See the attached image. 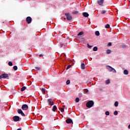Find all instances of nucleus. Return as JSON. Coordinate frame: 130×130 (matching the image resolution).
<instances>
[{
	"instance_id": "b1692460",
	"label": "nucleus",
	"mask_w": 130,
	"mask_h": 130,
	"mask_svg": "<svg viewBox=\"0 0 130 130\" xmlns=\"http://www.w3.org/2000/svg\"><path fill=\"white\" fill-rule=\"evenodd\" d=\"M13 70H14V71H17V70H18V67H17V66H14Z\"/></svg>"
},
{
	"instance_id": "c9c22d12",
	"label": "nucleus",
	"mask_w": 130,
	"mask_h": 130,
	"mask_svg": "<svg viewBox=\"0 0 130 130\" xmlns=\"http://www.w3.org/2000/svg\"><path fill=\"white\" fill-rule=\"evenodd\" d=\"M72 66L71 65H69L67 67V68H66V70H69V69H71Z\"/></svg>"
},
{
	"instance_id": "473e14b6",
	"label": "nucleus",
	"mask_w": 130,
	"mask_h": 130,
	"mask_svg": "<svg viewBox=\"0 0 130 130\" xmlns=\"http://www.w3.org/2000/svg\"><path fill=\"white\" fill-rule=\"evenodd\" d=\"M114 115H117V114H118V112H117V111H115L114 112Z\"/></svg>"
},
{
	"instance_id": "4468645a",
	"label": "nucleus",
	"mask_w": 130,
	"mask_h": 130,
	"mask_svg": "<svg viewBox=\"0 0 130 130\" xmlns=\"http://www.w3.org/2000/svg\"><path fill=\"white\" fill-rule=\"evenodd\" d=\"M57 109V107L56 106H53V108H52V111L55 112V111Z\"/></svg>"
},
{
	"instance_id": "c756f323",
	"label": "nucleus",
	"mask_w": 130,
	"mask_h": 130,
	"mask_svg": "<svg viewBox=\"0 0 130 130\" xmlns=\"http://www.w3.org/2000/svg\"><path fill=\"white\" fill-rule=\"evenodd\" d=\"M79 13V11H74L73 12V14H74V15H77V14Z\"/></svg>"
},
{
	"instance_id": "393cba45",
	"label": "nucleus",
	"mask_w": 130,
	"mask_h": 130,
	"mask_svg": "<svg viewBox=\"0 0 130 130\" xmlns=\"http://www.w3.org/2000/svg\"><path fill=\"white\" fill-rule=\"evenodd\" d=\"M8 65L10 66V67H12V66H13V62H12L11 61H9L8 62Z\"/></svg>"
},
{
	"instance_id": "423d86ee",
	"label": "nucleus",
	"mask_w": 130,
	"mask_h": 130,
	"mask_svg": "<svg viewBox=\"0 0 130 130\" xmlns=\"http://www.w3.org/2000/svg\"><path fill=\"white\" fill-rule=\"evenodd\" d=\"M26 21L27 24H30L31 22H32V18H31V17L28 16L26 18Z\"/></svg>"
},
{
	"instance_id": "f8f14e48",
	"label": "nucleus",
	"mask_w": 130,
	"mask_h": 130,
	"mask_svg": "<svg viewBox=\"0 0 130 130\" xmlns=\"http://www.w3.org/2000/svg\"><path fill=\"white\" fill-rule=\"evenodd\" d=\"M66 122L68 124L73 123V120L71 118H68L66 120Z\"/></svg>"
},
{
	"instance_id": "0eeeda50",
	"label": "nucleus",
	"mask_w": 130,
	"mask_h": 130,
	"mask_svg": "<svg viewBox=\"0 0 130 130\" xmlns=\"http://www.w3.org/2000/svg\"><path fill=\"white\" fill-rule=\"evenodd\" d=\"M47 103L49 105H51V106H52V105H54V102L52 101L51 99H48L47 100Z\"/></svg>"
},
{
	"instance_id": "f257e3e1",
	"label": "nucleus",
	"mask_w": 130,
	"mask_h": 130,
	"mask_svg": "<svg viewBox=\"0 0 130 130\" xmlns=\"http://www.w3.org/2000/svg\"><path fill=\"white\" fill-rule=\"evenodd\" d=\"M106 69L109 71V72H112L114 74H116V70L114 69V68H112L111 66H107Z\"/></svg>"
},
{
	"instance_id": "79ce46f5",
	"label": "nucleus",
	"mask_w": 130,
	"mask_h": 130,
	"mask_svg": "<svg viewBox=\"0 0 130 130\" xmlns=\"http://www.w3.org/2000/svg\"><path fill=\"white\" fill-rule=\"evenodd\" d=\"M99 90H100V91H102V88H100V89H99Z\"/></svg>"
},
{
	"instance_id": "c85d7f7f",
	"label": "nucleus",
	"mask_w": 130,
	"mask_h": 130,
	"mask_svg": "<svg viewBox=\"0 0 130 130\" xmlns=\"http://www.w3.org/2000/svg\"><path fill=\"white\" fill-rule=\"evenodd\" d=\"M121 47L122 48H126V45L123 44L121 45Z\"/></svg>"
},
{
	"instance_id": "a878e982",
	"label": "nucleus",
	"mask_w": 130,
	"mask_h": 130,
	"mask_svg": "<svg viewBox=\"0 0 130 130\" xmlns=\"http://www.w3.org/2000/svg\"><path fill=\"white\" fill-rule=\"evenodd\" d=\"M110 27V25L109 24H107L105 25V28H108Z\"/></svg>"
},
{
	"instance_id": "f03ea898",
	"label": "nucleus",
	"mask_w": 130,
	"mask_h": 130,
	"mask_svg": "<svg viewBox=\"0 0 130 130\" xmlns=\"http://www.w3.org/2000/svg\"><path fill=\"white\" fill-rule=\"evenodd\" d=\"M93 105H94V102L93 101H88L86 103V107L88 108H91Z\"/></svg>"
},
{
	"instance_id": "aec40b11",
	"label": "nucleus",
	"mask_w": 130,
	"mask_h": 130,
	"mask_svg": "<svg viewBox=\"0 0 130 130\" xmlns=\"http://www.w3.org/2000/svg\"><path fill=\"white\" fill-rule=\"evenodd\" d=\"M84 34V31H81L78 34V36H82Z\"/></svg>"
},
{
	"instance_id": "7ed1b4c3",
	"label": "nucleus",
	"mask_w": 130,
	"mask_h": 130,
	"mask_svg": "<svg viewBox=\"0 0 130 130\" xmlns=\"http://www.w3.org/2000/svg\"><path fill=\"white\" fill-rule=\"evenodd\" d=\"M65 15L66 16L67 19L68 21H72V19H73V17L69 13H65Z\"/></svg>"
},
{
	"instance_id": "2f4dec72",
	"label": "nucleus",
	"mask_w": 130,
	"mask_h": 130,
	"mask_svg": "<svg viewBox=\"0 0 130 130\" xmlns=\"http://www.w3.org/2000/svg\"><path fill=\"white\" fill-rule=\"evenodd\" d=\"M41 91H42V93H43V94H45V89H44V88H42Z\"/></svg>"
},
{
	"instance_id": "f704fd0d",
	"label": "nucleus",
	"mask_w": 130,
	"mask_h": 130,
	"mask_svg": "<svg viewBox=\"0 0 130 130\" xmlns=\"http://www.w3.org/2000/svg\"><path fill=\"white\" fill-rule=\"evenodd\" d=\"M105 13H106V11H105V10H102V11H101V14H105Z\"/></svg>"
},
{
	"instance_id": "9b49d317",
	"label": "nucleus",
	"mask_w": 130,
	"mask_h": 130,
	"mask_svg": "<svg viewBox=\"0 0 130 130\" xmlns=\"http://www.w3.org/2000/svg\"><path fill=\"white\" fill-rule=\"evenodd\" d=\"M82 15L83 17H85V18H88L89 17V14L87 12H83L82 13Z\"/></svg>"
},
{
	"instance_id": "f3484780",
	"label": "nucleus",
	"mask_w": 130,
	"mask_h": 130,
	"mask_svg": "<svg viewBox=\"0 0 130 130\" xmlns=\"http://www.w3.org/2000/svg\"><path fill=\"white\" fill-rule=\"evenodd\" d=\"M124 75H128V71L126 70H124L123 71Z\"/></svg>"
},
{
	"instance_id": "1a4fd4ad",
	"label": "nucleus",
	"mask_w": 130,
	"mask_h": 130,
	"mask_svg": "<svg viewBox=\"0 0 130 130\" xmlns=\"http://www.w3.org/2000/svg\"><path fill=\"white\" fill-rule=\"evenodd\" d=\"M17 112L19 114H21L22 115V116H25V114L23 113V111L22 110V109H19L17 110Z\"/></svg>"
},
{
	"instance_id": "ddd939ff",
	"label": "nucleus",
	"mask_w": 130,
	"mask_h": 130,
	"mask_svg": "<svg viewBox=\"0 0 130 130\" xmlns=\"http://www.w3.org/2000/svg\"><path fill=\"white\" fill-rule=\"evenodd\" d=\"M81 70H85V63H81Z\"/></svg>"
},
{
	"instance_id": "58836bf2",
	"label": "nucleus",
	"mask_w": 130,
	"mask_h": 130,
	"mask_svg": "<svg viewBox=\"0 0 130 130\" xmlns=\"http://www.w3.org/2000/svg\"><path fill=\"white\" fill-rule=\"evenodd\" d=\"M61 112H64V109L61 108Z\"/></svg>"
},
{
	"instance_id": "4be33fe9",
	"label": "nucleus",
	"mask_w": 130,
	"mask_h": 130,
	"mask_svg": "<svg viewBox=\"0 0 130 130\" xmlns=\"http://www.w3.org/2000/svg\"><path fill=\"white\" fill-rule=\"evenodd\" d=\"M93 51H97L98 50V48L97 47H94L93 48Z\"/></svg>"
},
{
	"instance_id": "6e6552de",
	"label": "nucleus",
	"mask_w": 130,
	"mask_h": 130,
	"mask_svg": "<svg viewBox=\"0 0 130 130\" xmlns=\"http://www.w3.org/2000/svg\"><path fill=\"white\" fill-rule=\"evenodd\" d=\"M28 108H29V107L28 105L26 104L23 105L21 107L22 110H28Z\"/></svg>"
},
{
	"instance_id": "a211bd4d",
	"label": "nucleus",
	"mask_w": 130,
	"mask_h": 130,
	"mask_svg": "<svg viewBox=\"0 0 130 130\" xmlns=\"http://www.w3.org/2000/svg\"><path fill=\"white\" fill-rule=\"evenodd\" d=\"M95 35L96 36H99V35H100V32H99V31H96L95 32Z\"/></svg>"
},
{
	"instance_id": "a19ab883",
	"label": "nucleus",
	"mask_w": 130,
	"mask_h": 130,
	"mask_svg": "<svg viewBox=\"0 0 130 130\" xmlns=\"http://www.w3.org/2000/svg\"><path fill=\"white\" fill-rule=\"evenodd\" d=\"M39 56L40 57H41V56H43V55L42 54H41L39 55Z\"/></svg>"
},
{
	"instance_id": "2eb2a0df",
	"label": "nucleus",
	"mask_w": 130,
	"mask_h": 130,
	"mask_svg": "<svg viewBox=\"0 0 130 130\" xmlns=\"http://www.w3.org/2000/svg\"><path fill=\"white\" fill-rule=\"evenodd\" d=\"M105 84L106 85H109V84H110V80L109 79L107 80L105 82Z\"/></svg>"
},
{
	"instance_id": "5701e85b",
	"label": "nucleus",
	"mask_w": 130,
	"mask_h": 130,
	"mask_svg": "<svg viewBox=\"0 0 130 130\" xmlns=\"http://www.w3.org/2000/svg\"><path fill=\"white\" fill-rule=\"evenodd\" d=\"M84 93H85L86 94H88V93H89V90H88L87 89H84Z\"/></svg>"
},
{
	"instance_id": "72a5a7b5",
	"label": "nucleus",
	"mask_w": 130,
	"mask_h": 130,
	"mask_svg": "<svg viewBox=\"0 0 130 130\" xmlns=\"http://www.w3.org/2000/svg\"><path fill=\"white\" fill-rule=\"evenodd\" d=\"M105 114H106V115H107V116L109 115V114H110L109 111H106V112H105Z\"/></svg>"
},
{
	"instance_id": "39448f33",
	"label": "nucleus",
	"mask_w": 130,
	"mask_h": 130,
	"mask_svg": "<svg viewBox=\"0 0 130 130\" xmlns=\"http://www.w3.org/2000/svg\"><path fill=\"white\" fill-rule=\"evenodd\" d=\"M13 120L14 121H20V119H22V118H21L20 117L18 116H15L13 117Z\"/></svg>"
},
{
	"instance_id": "412c9836",
	"label": "nucleus",
	"mask_w": 130,
	"mask_h": 130,
	"mask_svg": "<svg viewBox=\"0 0 130 130\" xmlns=\"http://www.w3.org/2000/svg\"><path fill=\"white\" fill-rule=\"evenodd\" d=\"M114 106L115 107H117V106H118V102L116 101L114 103Z\"/></svg>"
},
{
	"instance_id": "ea45409f",
	"label": "nucleus",
	"mask_w": 130,
	"mask_h": 130,
	"mask_svg": "<svg viewBox=\"0 0 130 130\" xmlns=\"http://www.w3.org/2000/svg\"><path fill=\"white\" fill-rule=\"evenodd\" d=\"M62 46H63V44H60V47H62Z\"/></svg>"
},
{
	"instance_id": "6ab92c4d",
	"label": "nucleus",
	"mask_w": 130,
	"mask_h": 130,
	"mask_svg": "<svg viewBox=\"0 0 130 130\" xmlns=\"http://www.w3.org/2000/svg\"><path fill=\"white\" fill-rule=\"evenodd\" d=\"M25 90H26V86H23L21 89V92L25 91Z\"/></svg>"
},
{
	"instance_id": "20e7f679",
	"label": "nucleus",
	"mask_w": 130,
	"mask_h": 130,
	"mask_svg": "<svg viewBox=\"0 0 130 130\" xmlns=\"http://www.w3.org/2000/svg\"><path fill=\"white\" fill-rule=\"evenodd\" d=\"M7 78H9V74H3L0 76V80H2V79H7Z\"/></svg>"
},
{
	"instance_id": "cd10ccee",
	"label": "nucleus",
	"mask_w": 130,
	"mask_h": 130,
	"mask_svg": "<svg viewBox=\"0 0 130 130\" xmlns=\"http://www.w3.org/2000/svg\"><path fill=\"white\" fill-rule=\"evenodd\" d=\"M75 101L77 103L79 102L80 101V99H79V98H76L75 99Z\"/></svg>"
},
{
	"instance_id": "e433bc0d",
	"label": "nucleus",
	"mask_w": 130,
	"mask_h": 130,
	"mask_svg": "<svg viewBox=\"0 0 130 130\" xmlns=\"http://www.w3.org/2000/svg\"><path fill=\"white\" fill-rule=\"evenodd\" d=\"M36 70H37V71H39V70H40V68L39 67H35Z\"/></svg>"
},
{
	"instance_id": "9d476101",
	"label": "nucleus",
	"mask_w": 130,
	"mask_h": 130,
	"mask_svg": "<svg viewBox=\"0 0 130 130\" xmlns=\"http://www.w3.org/2000/svg\"><path fill=\"white\" fill-rule=\"evenodd\" d=\"M97 3L100 6H102V5H103V4L104 3V0H99L97 1Z\"/></svg>"
},
{
	"instance_id": "37998d69",
	"label": "nucleus",
	"mask_w": 130,
	"mask_h": 130,
	"mask_svg": "<svg viewBox=\"0 0 130 130\" xmlns=\"http://www.w3.org/2000/svg\"><path fill=\"white\" fill-rule=\"evenodd\" d=\"M64 19L66 20V18H64Z\"/></svg>"
},
{
	"instance_id": "7c9ffc66",
	"label": "nucleus",
	"mask_w": 130,
	"mask_h": 130,
	"mask_svg": "<svg viewBox=\"0 0 130 130\" xmlns=\"http://www.w3.org/2000/svg\"><path fill=\"white\" fill-rule=\"evenodd\" d=\"M87 47H88V48L91 49V48H92V46L89 45V44H87Z\"/></svg>"
},
{
	"instance_id": "dca6fc26",
	"label": "nucleus",
	"mask_w": 130,
	"mask_h": 130,
	"mask_svg": "<svg viewBox=\"0 0 130 130\" xmlns=\"http://www.w3.org/2000/svg\"><path fill=\"white\" fill-rule=\"evenodd\" d=\"M111 53V50H110V49L106 50V53H107V54H109Z\"/></svg>"
},
{
	"instance_id": "bb28decb",
	"label": "nucleus",
	"mask_w": 130,
	"mask_h": 130,
	"mask_svg": "<svg viewBox=\"0 0 130 130\" xmlns=\"http://www.w3.org/2000/svg\"><path fill=\"white\" fill-rule=\"evenodd\" d=\"M70 83H71V81H70V80H68L66 82L67 85H70Z\"/></svg>"
},
{
	"instance_id": "4c0bfd02",
	"label": "nucleus",
	"mask_w": 130,
	"mask_h": 130,
	"mask_svg": "<svg viewBox=\"0 0 130 130\" xmlns=\"http://www.w3.org/2000/svg\"><path fill=\"white\" fill-rule=\"evenodd\" d=\"M111 45H112V43L110 42V43H109L108 44L107 46H111Z\"/></svg>"
}]
</instances>
